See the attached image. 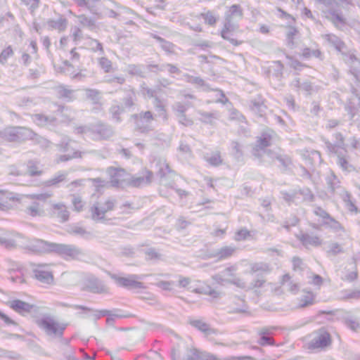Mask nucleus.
Returning <instances> with one entry per match:
<instances>
[{"mask_svg": "<svg viewBox=\"0 0 360 360\" xmlns=\"http://www.w3.org/2000/svg\"><path fill=\"white\" fill-rule=\"evenodd\" d=\"M53 195L51 192L26 195L22 198L23 211L32 217H40L45 215L44 205L49 198Z\"/></svg>", "mask_w": 360, "mask_h": 360, "instance_id": "1", "label": "nucleus"}, {"mask_svg": "<svg viewBox=\"0 0 360 360\" xmlns=\"http://www.w3.org/2000/svg\"><path fill=\"white\" fill-rule=\"evenodd\" d=\"M243 11L240 5L233 4L229 7L225 15V22L224 27L221 32V36L223 39L229 41L232 44L236 46L240 44L233 37V33L238 30V27L234 23V21L240 20L243 18Z\"/></svg>", "mask_w": 360, "mask_h": 360, "instance_id": "2", "label": "nucleus"}, {"mask_svg": "<svg viewBox=\"0 0 360 360\" xmlns=\"http://www.w3.org/2000/svg\"><path fill=\"white\" fill-rule=\"evenodd\" d=\"M273 134V131L270 129H267L262 133L254 148V154L255 155L262 156V153H265L272 159H277L283 167L288 168L292 164L291 159L288 156L273 153L266 149V147L271 145Z\"/></svg>", "mask_w": 360, "mask_h": 360, "instance_id": "3", "label": "nucleus"}, {"mask_svg": "<svg viewBox=\"0 0 360 360\" xmlns=\"http://www.w3.org/2000/svg\"><path fill=\"white\" fill-rule=\"evenodd\" d=\"M75 131L77 134H84L86 138L94 141L109 139L114 134L110 127L101 122L77 127Z\"/></svg>", "mask_w": 360, "mask_h": 360, "instance_id": "4", "label": "nucleus"}, {"mask_svg": "<svg viewBox=\"0 0 360 360\" xmlns=\"http://www.w3.org/2000/svg\"><path fill=\"white\" fill-rule=\"evenodd\" d=\"M115 202L112 199H108L105 202H98L90 208L91 219L100 221L105 218V214L114 209Z\"/></svg>", "mask_w": 360, "mask_h": 360, "instance_id": "5", "label": "nucleus"}, {"mask_svg": "<svg viewBox=\"0 0 360 360\" xmlns=\"http://www.w3.org/2000/svg\"><path fill=\"white\" fill-rule=\"evenodd\" d=\"M136 127L142 132H148L153 129L152 124L155 120V115L150 110L141 112L132 116Z\"/></svg>", "mask_w": 360, "mask_h": 360, "instance_id": "6", "label": "nucleus"}, {"mask_svg": "<svg viewBox=\"0 0 360 360\" xmlns=\"http://www.w3.org/2000/svg\"><path fill=\"white\" fill-rule=\"evenodd\" d=\"M55 243H49L40 239H32L28 241V243L23 247L30 251L36 253H49L53 252V245Z\"/></svg>", "mask_w": 360, "mask_h": 360, "instance_id": "7", "label": "nucleus"}, {"mask_svg": "<svg viewBox=\"0 0 360 360\" xmlns=\"http://www.w3.org/2000/svg\"><path fill=\"white\" fill-rule=\"evenodd\" d=\"M53 252L65 258L76 259L82 255L80 249L72 245L54 243Z\"/></svg>", "mask_w": 360, "mask_h": 360, "instance_id": "8", "label": "nucleus"}, {"mask_svg": "<svg viewBox=\"0 0 360 360\" xmlns=\"http://www.w3.org/2000/svg\"><path fill=\"white\" fill-rule=\"evenodd\" d=\"M333 152L337 155V164L344 172H350L354 170V167L349 162V157L345 149L336 147Z\"/></svg>", "mask_w": 360, "mask_h": 360, "instance_id": "9", "label": "nucleus"}, {"mask_svg": "<svg viewBox=\"0 0 360 360\" xmlns=\"http://www.w3.org/2000/svg\"><path fill=\"white\" fill-rule=\"evenodd\" d=\"M6 134L8 136V139L11 141H18L20 139H32L33 136V133L31 130L22 127L8 129Z\"/></svg>", "mask_w": 360, "mask_h": 360, "instance_id": "10", "label": "nucleus"}, {"mask_svg": "<svg viewBox=\"0 0 360 360\" xmlns=\"http://www.w3.org/2000/svg\"><path fill=\"white\" fill-rule=\"evenodd\" d=\"M331 342L330 335L326 331H320L315 339L309 345V349H322Z\"/></svg>", "mask_w": 360, "mask_h": 360, "instance_id": "11", "label": "nucleus"}, {"mask_svg": "<svg viewBox=\"0 0 360 360\" xmlns=\"http://www.w3.org/2000/svg\"><path fill=\"white\" fill-rule=\"evenodd\" d=\"M22 238L18 234L5 233L0 236V245L6 248H12L18 245H22Z\"/></svg>", "mask_w": 360, "mask_h": 360, "instance_id": "12", "label": "nucleus"}, {"mask_svg": "<svg viewBox=\"0 0 360 360\" xmlns=\"http://www.w3.org/2000/svg\"><path fill=\"white\" fill-rule=\"evenodd\" d=\"M290 86L295 91L304 92L306 95H309L311 94L313 90L312 84L308 80H301L299 78H296L293 79L290 83Z\"/></svg>", "mask_w": 360, "mask_h": 360, "instance_id": "13", "label": "nucleus"}, {"mask_svg": "<svg viewBox=\"0 0 360 360\" xmlns=\"http://www.w3.org/2000/svg\"><path fill=\"white\" fill-rule=\"evenodd\" d=\"M7 304L15 311L22 315L30 312L34 307L32 304L20 300L10 301Z\"/></svg>", "mask_w": 360, "mask_h": 360, "instance_id": "14", "label": "nucleus"}, {"mask_svg": "<svg viewBox=\"0 0 360 360\" xmlns=\"http://www.w3.org/2000/svg\"><path fill=\"white\" fill-rule=\"evenodd\" d=\"M6 263L7 264L8 270H27L31 269L32 270H37V268H44L48 266L46 264H33L30 263L29 265H22L21 264L15 262L12 259H6Z\"/></svg>", "mask_w": 360, "mask_h": 360, "instance_id": "15", "label": "nucleus"}, {"mask_svg": "<svg viewBox=\"0 0 360 360\" xmlns=\"http://www.w3.org/2000/svg\"><path fill=\"white\" fill-rule=\"evenodd\" d=\"M32 120L40 127L55 126L57 119L55 116H48L44 114H36L32 116Z\"/></svg>", "mask_w": 360, "mask_h": 360, "instance_id": "16", "label": "nucleus"}, {"mask_svg": "<svg viewBox=\"0 0 360 360\" xmlns=\"http://www.w3.org/2000/svg\"><path fill=\"white\" fill-rule=\"evenodd\" d=\"M299 238L305 247H317L321 245V239L318 236L312 233H302Z\"/></svg>", "mask_w": 360, "mask_h": 360, "instance_id": "17", "label": "nucleus"}, {"mask_svg": "<svg viewBox=\"0 0 360 360\" xmlns=\"http://www.w3.org/2000/svg\"><path fill=\"white\" fill-rule=\"evenodd\" d=\"M109 174L110 175V183L112 186H118L125 179L124 178L125 172L121 169H110Z\"/></svg>", "mask_w": 360, "mask_h": 360, "instance_id": "18", "label": "nucleus"}, {"mask_svg": "<svg viewBox=\"0 0 360 360\" xmlns=\"http://www.w3.org/2000/svg\"><path fill=\"white\" fill-rule=\"evenodd\" d=\"M18 200L14 193L0 190V209L8 208L11 206L10 202Z\"/></svg>", "mask_w": 360, "mask_h": 360, "instance_id": "19", "label": "nucleus"}, {"mask_svg": "<svg viewBox=\"0 0 360 360\" xmlns=\"http://www.w3.org/2000/svg\"><path fill=\"white\" fill-rule=\"evenodd\" d=\"M327 183L333 193L340 195V193H343V191H346L340 186V181L333 172H331L330 175L327 177Z\"/></svg>", "mask_w": 360, "mask_h": 360, "instance_id": "20", "label": "nucleus"}, {"mask_svg": "<svg viewBox=\"0 0 360 360\" xmlns=\"http://www.w3.org/2000/svg\"><path fill=\"white\" fill-rule=\"evenodd\" d=\"M53 209L55 214L61 219V221L64 222L69 219V212L66 206L62 203H57L53 205Z\"/></svg>", "mask_w": 360, "mask_h": 360, "instance_id": "21", "label": "nucleus"}, {"mask_svg": "<svg viewBox=\"0 0 360 360\" xmlns=\"http://www.w3.org/2000/svg\"><path fill=\"white\" fill-rule=\"evenodd\" d=\"M38 324L49 334L56 333L58 330V324L50 319H42L38 322Z\"/></svg>", "mask_w": 360, "mask_h": 360, "instance_id": "22", "label": "nucleus"}, {"mask_svg": "<svg viewBox=\"0 0 360 360\" xmlns=\"http://www.w3.org/2000/svg\"><path fill=\"white\" fill-rule=\"evenodd\" d=\"M296 198V204H298L304 201H312L314 199V195L309 188H303L297 190Z\"/></svg>", "mask_w": 360, "mask_h": 360, "instance_id": "23", "label": "nucleus"}, {"mask_svg": "<svg viewBox=\"0 0 360 360\" xmlns=\"http://www.w3.org/2000/svg\"><path fill=\"white\" fill-rule=\"evenodd\" d=\"M153 103L155 110L157 111L158 115L162 117L165 120H167L168 117L166 106L163 101L160 98L155 97Z\"/></svg>", "mask_w": 360, "mask_h": 360, "instance_id": "24", "label": "nucleus"}, {"mask_svg": "<svg viewBox=\"0 0 360 360\" xmlns=\"http://www.w3.org/2000/svg\"><path fill=\"white\" fill-rule=\"evenodd\" d=\"M57 95L59 98L72 101L74 99V91L69 89L65 86H58L56 88Z\"/></svg>", "mask_w": 360, "mask_h": 360, "instance_id": "25", "label": "nucleus"}, {"mask_svg": "<svg viewBox=\"0 0 360 360\" xmlns=\"http://www.w3.org/2000/svg\"><path fill=\"white\" fill-rule=\"evenodd\" d=\"M200 16L204 20L205 22L210 26H214L218 20V17L216 16L213 11H207L201 13Z\"/></svg>", "mask_w": 360, "mask_h": 360, "instance_id": "26", "label": "nucleus"}, {"mask_svg": "<svg viewBox=\"0 0 360 360\" xmlns=\"http://www.w3.org/2000/svg\"><path fill=\"white\" fill-rule=\"evenodd\" d=\"M205 160L212 166H218L222 163L219 152H213L211 154L205 155Z\"/></svg>", "mask_w": 360, "mask_h": 360, "instance_id": "27", "label": "nucleus"}, {"mask_svg": "<svg viewBox=\"0 0 360 360\" xmlns=\"http://www.w3.org/2000/svg\"><path fill=\"white\" fill-rule=\"evenodd\" d=\"M48 25L54 30L62 32L65 30L67 27V21L65 19L59 18L57 20H51L48 22Z\"/></svg>", "mask_w": 360, "mask_h": 360, "instance_id": "28", "label": "nucleus"}, {"mask_svg": "<svg viewBox=\"0 0 360 360\" xmlns=\"http://www.w3.org/2000/svg\"><path fill=\"white\" fill-rule=\"evenodd\" d=\"M323 223L326 226H327L328 227H329L335 232L345 231L344 227L342 226V224L332 217H328V219L324 221Z\"/></svg>", "mask_w": 360, "mask_h": 360, "instance_id": "29", "label": "nucleus"}, {"mask_svg": "<svg viewBox=\"0 0 360 360\" xmlns=\"http://www.w3.org/2000/svg\"><path fill=\"white\" fill-rule=\"evenodd\" d=\"M35 276L40 283L46 284L51 283L53 279L51 271H37Z\"/></svg>", "mask_w": 360, "mask_h": 360, "instance_id": "30", "label": "nucleus"}, {"mask_svg": "<svg viewBox=\"0 0 360 360\" xmlns=\"http://www.w3.org/2000/svg\"><path fill=\"white\" fill-rule=\"evenodd\" d=\"M66 176H67L66 173L60 172L58 174H56L53 178L46 181L44 183V185L46 186H56L60 182H62L63 181H64L65 179Z\"/></svg>", "mask_w": 360, "mask_h": 360, "instance_id": "31", "label": "nucleus"}, {"mask_svg": "<svg viewBox=\"0 0 360 360\" xmlns=\"http://www.w3.org/2000/svg\"><path fill=\"white\" fill-rule=\"evenodd\" d=\"M235 252L236 248L232 246H225L218 251L217 256L219 259H224L233 255Z\"/></svg>", "mask_w": 360, "mask_h": 360, "instance_id": "32", "label": "nucleus"}, {"mask_svg": "<svg viewBox=\"0 0 360 360\" xmlns=\"http://www.w3.org/2000/svg\"><path fill=\"white\" fill-rule=\"evenodd\" d=\"M325 38L329 43L333 45L337 50L340 51L343 49L344 43L337 36L334 34H326Z\"/></svg>", "mask_w": 360, "mask_h": 360, "instance_id": "33", "label": "nucleus"}, {"mask_svg": "<svg viewBox=\"0 0 360 360\" xmlns=\"http://www.w3.org/2000/svg\"><path fill=\"white\" fill-rule=\"evenodd\" d=\"M153 179V173L150 171L146 170L144 176L138 177L133 181L134 186H140L142 184L150 183Z\"/></svg>", "mask_w": 360, "mask_h": 360, "instance_id": "34", "label": "nucleus"}, {"mask_svg": "<svg viewBox=\"0 0 360 360\" xmlns=\"http://www.w3.org/2000/svg\"><path fill=\"white\" fill-rule=\"evenodd\" d=\"M153 37L158 42L160 43V46H161L162 49H164L165 51H167L169 53L174 52L175 46L172 43L165 40L164 39H162V37H160L159 36L154 35Z\"/></svg>", "mask_w": 360, "mask_h": 360, "instance_id": "35", "label": "nucleus"}, {"mask_svg": "<svg viewBox=\"0 0 360 360\" xmlns=\"http://www.w3.org/2000/svg\"><path fill=\"white\" fill-rule=\"evenodd\" d=\"M343 252V248L338 243H330L327 247V253L330 255H337Z\"/></svg>", "mask_w": 360, "mask_h": 360, "instance_id": "36", "label": "nucleus"}, {"mask_svg": "<svg viewBox=\"0 0 360 360\" xmlns=\"http://www.w3.org/2000/svg\"><path fill=\"white\" fill-rule=\"evenodd\" d=\"M340 197L346 203V206L351 212L356 211V207L351 200V195L347 191H343V193H340Z\"/></svg>", "mask_w": 360, "mask_h": 360, "instance_id": "37", "label": "nucleus"}, {"mask_svg": "<svg viewBox=\"0 0 360 360\" xmlns=\"http://www.w3.org/2000/svg\"><path fill=\"white\" fill-rule=\"evenodd\" d=\"M250 107L254 112L259 114L260 116L262 115V113L266 108V106L264 105L263 102L256 101L255 100L251 101Z\"/></svg>", "mask_w": 360, "mask_h": 360, "instance_id": "38", "label": "nucleus"}, {"mask_svg": "<svg viewBox=\"0 0 360 360\" xmlns=\"http://www.w3.org/2000/svg\"><path fill=\"white\" fill-rule=\"evenodd\" d=\"M198 113L200 115V120L205 123L212 124V122L217 119L216 114L214 112H207L199 110Z\"/></svg>", "mask_w": 360, "mask_h": 360, "instance_id": "39", "label": "nucleus"}, {"mask_svg": "<svg viewBox=\"0 0 360 360\" xmlns=\"http://www.w3.org/2000/svg\"><path fill=\"white\" fill-rule=\"evenodd\" d=\"M136 98V94L132 89L127 91V97L124 98L123 103L126 108H130L134 105V100Z\"/></svg>", "mask_w": 360, "mask_h": 360, "instance_id": "40", "label": "nucleus"}, {"mask_svg": "<svg viewBox=\"0 0 360 360\" xmlns=\"http://www.w3.org/2000/svg\"><path fill=\"white\" fill-rule=\"evenodd\" d=\"M296 191L297 190L290 191L289 192L282 191L281 193L283 200L288 203L289 205L291 203L296 204Z\"/></svg>", "mask_w": 360, "mask_h": 360, "instance_id": "41", "label": "nucleus"}, {"mask_svg": "<svg viewBox=\"0 0 360 360\" xmlns=\"http://www.w3.org/2000/svg\"><path fill=\"white\" fill-rule=\"evenodd\" d=\"M184 77L187 82L195 84L198 86L202 87L205 86V81L199 77H194L188 74L185 75Z\"/></svg>", "mask_w": 360, "mask_h": 360, "instance_id": "42", "label": "nucleus"}, {"mask_svg": "<svg viewBox=\"0 0 360 360\" xmlns=\"http://www.w3.org/2000/svg\"><path fill=\"white\" fill-rule=\"evenodd\" d=\"M188 105L181 102H176L172 105V109L175 112L176 116L185 114Z\"/></svg>", "mask_w": 360, "mask_h": 360, "instance_id": "43", "label": "nucleus"}, {"mask_svg": "<svg viewBox=\"0 0 360 360\" xmlns=\"http://www.w3.org/2000/svg\"><path fill=\"white\" fill-rule=\"evenodd\" d=\"M87 45L93 51H99L101 54L104 53L103 46L98 40L90 39L87 42Z\"/></svg>", "mask_w": 360, "mask_h": 360, "instance_id": "44", "label": "nucleus"}, {"mask_svg": "<svg viewBox=\"0 0 360 360\" xmlns=\"http://www.w3.org/2000/svg\"><path fill=\"white\" fill-rule=\"evenodd\" d=\"M86 96L94 103H98L101 98L100 92L95 89H86Z\"/></svg>", "mask_w": 360, "mask_h": 360, "instance_id": "45", "label": "nucleus"}, {"mask_svg": "<svg viewBox=\"0 0 360 360\" xmlns=\"http://www.w3.org/2000/svg\"><path fill=\"white\" fill-rule=\"evenodd\" d=\"M13 55V51L11 46L4 49L0 54V63L5 64L7 60Z\"/></svg>", "mask_w": 360, "mask_h": 360, "instance_id": "46", "label": "nucleus"}, {"mask_svg": "<svg viewBox=\"0 0 360 360\" xmlns=\"http://www.w3.org/2000/svg\"><path fill=\"white\" fill-rule=\"evenodd\" d=\"M27 172L30 176H35L41 174V171L34 162L30 161L27 165Z\"/></svg>", "mask_w": 360, "mask_h": 360, "instance_id": "47", "label": "nucleus"}, {"mask_svg": "<svg viewBox=\"0 0 360 360\" xmlns=\"http://www.w3.org/2000/svg\"><path fill=\"white\" fill-rule=\"evenodd\" d=\"M351 65L354 72H360V60L356 58L354 56L350 55L349 60L347 61Z\"/></svg>", "mask_w": 360, "mask_h": 360, "instance_id": "48", "label": "nucleus"}, {"mask_svg": "<svg viewBox=\"0 0 360 360\" xmlns=\"http://www.w3.org/2000/svg\"><path fill=\"white\" fill-rule=\"evenodd\" d=\"M78 22L80 25L84 27H92L94 25V21L91 18L84 15H81L77 17Z\"/></svg>", "mask_w": 360, "mask_h": 360, "instance_id": "49", "label": "nucleus"}, {"mask_svg": "<svg viewBox=\"0 0 360 360\" xmlns=\"http://www.w3.org/2000/svg\"><path fill=\"white\" fill-rule=\"evenodd\" d=\"M314 296L312 292H307L301 299L300 304L307 306L314 303Z\"/></svg>", "mask_w": 360, "mask_h": 360, "instance_id": "50", "label": "nucleus"}, {"mask_svg": "<svg viewBox=\"0 0 360 360\" xmlns=\"http://www.w3.org/2000/svg\"><path fill=\"white\" fill-rule=\"evenodd\" d=\"M165 70H167L170 74L179 75L181 73V70L176 65L169 63L164 64L160 68L161 71Z\"/></svg>", "mask_w": 360, "mask_h": 360, "instance_id": "51", "label": "nucleus"}, {"mask_svg": "<svg viewBox=\"0 0 360 360\" xmlns=\"http://www.w3.org/2000/svg\"><path fill=\"white\" fill-rule=\"evenodd\" d=\"M124 111L123 108L120 107L118 105H112L110 108V112L112 115V117L117 121L120 122V119L119 117V115Z\"/></svg>", "mask_w": 360, "mask_h": 360, "instance_id": "52", "label": "nucleus"}, {"mask_svg": "<svg viewBox=\"0 0 360 360\" xmlns=\"http://www.w3.org/2000/svg\"><path fill=\"white\" fill-rule=\"evenodd\" d=\"M72 204L76 211L80 212L84 207V202L79 196L74 195L72 198Z\"/></svg>", "mask_w": 360, "mask_h": 360, "instance_id": "53", "label": "nucleus"}, {"mask_svg": "<svg viewBox=\"0 0 360 360\" xmlns=\"http://www.w3.org/2000/svg\"><path fill=\"white\" fill-rule=\"evenodd\" d=\"M127 72L131 75H140L142 73V70L139 65H129L127 67Z\"/></svg>", "mask_w": 360, "mask_h": 360, "instance_id": "54", "label": "nucleus"}, {"mask_svg": "<svg viewBox=\"0 0 360 360\" xmlns=\"http://www.w3.org/2000/svg\"><path fill=\"white\" fill-rule=\"evenodd\" d=\"M73 143L71 140H70L68 138L65 137L61 141V143L58 146L59 148V150L63 152L68 151L70 149V145Z\"/></svg>", "mask_w": 360, "mask_h": 360, "instance_id": "55", "label": "nucleus"}, {"mask_svg": "<svg viewBox=\"0 0 360 360\" xmlns=\"http://www.w3.org/2000/svg\"><path fill=\"white\" fill-rule=\"evenodd\" d=\"M77 157H80V153H79L78 151H75L72 155L68 154L60 155L57 160V162H65Z\"/></svg>", "mask_w": 360, "mask_h": 360, "instance_id": "56", "label": "nucleus"}, {"mask_svg": "<svg viewBox=\"0 0 360 360\" xmlns=\"http://www.w3.org/2000/svg\"><path fill=\"white\" fill-rule=\"evenodd\" d=\"M99 65L105 72H109L111 68V62L105 57L100 58Z\"/></svg>", "mask_w": 360, "mask_h": 360, "instance_id": "57", "label": "nucleus"}, {"mask_svg": "<svg viewBox=\"0 0 360 360\" xmlns=\"http://www.w3.org/2000/svg\"><path fill=\"white\" fill-rule=\"evenodd\" d=\"M249 234L250 233L247 229H240L236 232L235 236V240L238 241L245 240L249 236Z\"/></svg>", "mask_w": 360, "mask_h": 360, "instance_id": "58", "label": "nucleus"}, {"mask_svg": "<svg viewBox=\"0 0 360 360\" xmlns=\"http://www.w3.org/2000/svg\"><path fill=\"white\" fill-rule=\"evenodd\" d=\"M146 256L147 259H158L160 255L155 250L150 248L146 252Z\"/></svg>", "mask_w": 360, "mask_h": 360, "instance_id": "59", "label": "nucleus"}, {"mask_svg": "<svg viewBox=\"0 0 360 360\" xmlns=\"http://www.w3.org/2000/svg\"><path fill=\"white\" fill-rule=\"evenodd\" d=\"M179 123L185 126H191L193 124V121L190 118L187 117L185 114L176 116Z\"/></svg>", "mask_w": 360, "mask_h": 360, "instance_id": "60", "label": "nucleus"}, {"mask_svg": "<svg viewBox=\"0 0 360 360\" xmlns=\"http://www.w3.org/2000/svg\"><path fill=\"white\" fill-rule=\"evenodd\" d=\"M25 5L30 8L34 10L39 7V0H20Z\"/></svg>", "mask_w": 360, "mask_h": 360, "instance_id": "61", "label": "nucleus"}, {"mask_svg": "<svg viewBox=\"0 0 360 360\" xmlns=\"http://www.w3.org/2000/svg\"><path fill=\"white\" fill-rule=\"evenodd\" d=\"M0 319H2L5 323L8 325H13V326H17L18 323L13 319H11L8 316H7L6 314L0 311Z\"/></svg>", "mask_w": 360, "mask_h": 360, "instance_id": "62", "label": "nucleus"}, {"mask_svg": "<svg viewBox=\"0 0 360 360\" xmlns=\"http://www.w3.org/2000/svg\"><path fill=\"white\" fill-rule=\"evenodd\" d=\"M314 213L316 215L322 217L325 221L328 219L330 216L328 213H327L321 207H317L314 210Z\"/></svg>", "mask_w": 360, "mask_h": 360, "instance_id": "63", "label": "nucleus"}, {"mask_svg": "<svg viewBox=\"0 0 360 360\" xmlns=\"http://www.w3.org/2000/svg\"><path fill=\"white\" fill-rule=\"evenodd\" d=\"M310 283L316 286H320L323 283V279L318 275L313 274Z\"/></svg>", "mask_w": 360, "mask_h": 360, "instance_id": "64", "label": "nucleus"}]
</instances>
